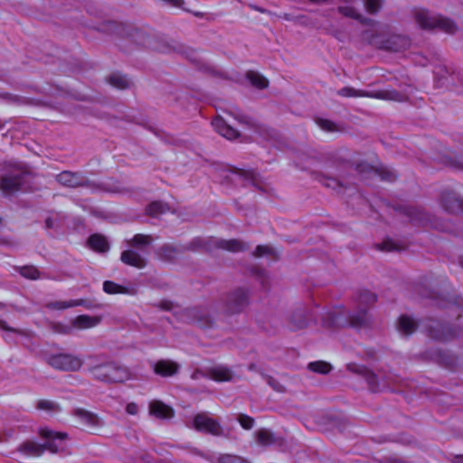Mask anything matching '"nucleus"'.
Instances as JSON below:
<instances>
[{
    "mask_svg": "<svg viewBox=\"0 0 463 463\" xmlns=\"http://www.w3.org/2000/svg\"><path fill=\"white\" fill-rule=\"evenodd\" d=\"M109 82L119 90H126L131 86V81L126 76L119 73L111 74L109 78Z\"/></svg>",
    "mask_w": 463,
    "mask_h": 463,
    "instance_id": "43",
    "label": "nucleus"
},
{
    "mask_svg": "<svg viewBox=\"0 0 463 463\" xmlns=\"http://www.w3.org/2000/svg\"><path fill=\"white\" fill-rule=\"evenodd\" d=\"M312 175L314 179L321 183L326 187L332 188L334 190L344 187L343 183L335 177L327 176L318 172L313 173Z\"/></svg>",
    "mask_w": 463,
    "mask_h": 463,
    "instance_id": "37",
    "label": "nucleus"
},
{
    "mask_svg": "<svg viewBox=\"0 0 463 463\" xmlns=\"http://www.w3.org/2000/svg\"><path fill=\"white\" fill-rule=\"evenodd\" d=\"M170 210L168 203L161 201H154L146 207V214L150 217H157Z\"/></svg>",
    "mask_w": 463,
    "mask_h": 463,
    "instance_id": "38",
    "label": "nucleus"
},
{
    "mask_svg": "<svg viewBox=\"0 0 463 463\" xmlns=\"http://www.w3.org/2000/svg\"><path fill=\"white\" fill-rule=\"evenodd\" d=\"M453 165L458 169L463 170V157L456 158L453 163Z\"/></svg>",
    "mask_w": 463,
    "mask_h": 463,
    "instance_id": "64",
    "label": "nucleus"
},
{
    "mask_svg": "<svg viewBox=\"0 0 463 463\" xmlns=\"http://www.w3.org/2000/svg\"><path fill=\"white\" fill-rule=\"evenodd\" d=\"M374 175H379L383 181L387 182H393L397 178L395 172L385 166L377 167Z\"/></svg>",
    "mask_w": 463,
    "mask_h": 463,
    "instance_id": "47",
    "label": "nucleus"
},
{
    "mask_svg": "<svg viewBox=\"0 0 463 463\" xmlns=\"http://www.w3.org/2000/svg\"><path fill=\"white\" fill-rule=\"evenodd\" d=\"M256 441L260 446L276 445L282 447L285 444V439L282 437L276 436L271 430L268 429H260L256 431Z\"/></svg>",
    "mask_w": 463,
    "mask_h": 463,
    "instance_id": "27",
    "label": "nucleus"
},
{
    "mask_svg": "<svg viewBox=\"0 0 463 463\" xmlns=\"http://www.w3.org/2000/svg\"><path fill=\"white\" fill-rule=\"evenodd\" d=\"M250 301V291L244 288H236L222 298L221 310L225 316L238 315L248 307Z\"/></svg>",
    "mask_w": 463,
    "mask_h": 463,
    "instance_id": "6",
    "label": "nucleus"
},
{
    "mask_svg": "<svg viewBox=\"0 0 463 463\" xmlns=\"http://www.w3.org/2000/svg\"><path fill=\"white\" fill-rule=\"evenodd\" d=\"M0 329H2L4 331H8V332H14V333L20 334V335L22 334L21 330L9 326L5 320H1V319H0Z\"/></svg>",
    "mask_w": 463,
    "mask_h": 463,
    "instance_id": "58",
    "label": "nucleus"
},
{
    "mask_svg": "<svg viewBox=\"0 0 463 463\" xmlns=\"http://www.w3.org/2000/svg\"><path fill=\"white\" fill-rule=\"evenodd\" d=\"M29 167L21 162L6 161L1 165L0 190L10 195L23 190L32 179Z\"/></svg>",
    "mask_w": 463,
    "mask_h": 463,
    "instance_id": "1",
    "label": "nucleus"
},
{
    "mask_svg": "<svg viewBox=\"0 0 463 463\" xmlns=\"http://www.w3.org/2000/svg\"><path fill=\"white\" fill-rule=\"evenodd\" d=\"M212 124L215 130L227 139H236L240 136L239 131L227 124V122L222 118H214Z\"/></svg>",
    "mask_w": 463,
    "mask_h": 463,
    "instance_id": "30",
    "label": "nucleus"
},
{
    "mask_svg": "<svg viewBox=\"0 0 463 463\" xmlns=\"http://www.w3.org/2000/svg\"><path fill=\"white\" fill-rule=\"evenodd\" d=\"M101 322V317L80 315L72 320V326L80 329L90 328L98 326Z\"/></svg>",
    "mask_w": 463,
    "mask_h": 463,
    "instance_id": "35",
    "label": "nucleus"
},
{
    "mask_svg": "<svg viewBox=\"0 0 463 463\" xmlns=\"http://www.w3.org/2000/svg\"><path fill=\"white\" fill-rule=\"evenodd\" d=\"M18 450L26 455L40 456L44 452V445L33 440H26L19 446Z\"/></svg>",
    "mask_w": 463,
    "mask_h": 463,
    "instance_id": "36",
    "label": "nucleus"
},
{
    "mask_svg": "<svg viewBox=\"0 0 463 463\" xmlns=\"http://www.w3.org/2000/svg\"><path fill=\"white\" fill-rule=\"evenodd\" d=\"M394 209L395 211L407 216L412 225L424 227L430 222L429 213L420 206L411 204H398L394 207Z\"/></svg>",
    "mask_w": 463,
    "mask_h": 463,
    "instance_id": "14",
    "label": "nucleus"
},
{
    "mask_svg": "<svg viewBox=\"0 0 463 463\" xmlns=\"http://www.w3.org/2000/svg\"><path fill=\"white\" fill-rule=\"evenodd\" d=\"M323 326L327 328L365 327L370 323L369 314L365 310L350 312L345 307H337L327 312L322 319Z\"/></svg>",
    "mask_w": 463,
    "mask_h": 463,
    "instance_id": "3",
    "label": "nucleus"
},
{
    "mask_svg": "<svg viewBox=\"0 0 463 463\" xmlns=\"http://www.w3.org/2000/svg\"><path fill=\"white\" fill-rule=\"evenodd\" d=\"M204 238L195 237L188 244L184 245L185 251H204Z\"/></svg>",
    "mask_w": 463,
    "mask_h": 463,
    "instance_id": "48",
    "label": "nucleus"
},
{
    "mask_svg": "<svg viewBox=\"0 0 463 463\" xmlns=\"http://www.w3.org/2000/svg\"><path fill=\"white\" fill-rule=\"evenodd\" d=\"M56 181L61 185L71 188L86 187L93 191L121 192L120 189L109 188L105 184L92 181L80 172L62 171L56 175Z\"/></svg>",
    "mask_w": 463,
    "mask_h": 463,
    "instance_id": "5",
    "label": "nucleus"
},
{
    "mask_svg": "<svg viewBox=\"0 0 463 463\" xmlns=\"http://www.w3.org/2000/svg\"><path fill=\"white\" fill-rule=\"evenodd\" d=\"M353 299L356 305V311L365 310L368 313V310L376 303L377 296L367 289H361L356 292Z\"/></svg>",
    "mask_w": 463,
    "mask_h": 463,
    "instance_id": "22",
    "label": "nucleus"
},
{
    "mask_svg": "<svg viewBox=\"0 0 463 463\" xmlns=\"http://www.w3.org/2000/svg\"><path fill=\"white\" fill-rule=\"evenodd\" d=\"M346 368L349 372L359 376H362L365 380L368 385V389L372 392H380V382L377 374L373 371H372L365 365L357 364L354 363L348 364L346 365Z\"/></svg>",
    "mask_w": 463,
    "mask_h": 463,
    "instance_id": "16",
    "label": "nucleus"
},
{
    "mask_svg": "<svg viewBox=\"0 0 463 463\" xmlns=\"http://www.w3.org/2000/svg\"><path fill=\"white\" fill-rule=\"evenodd\" d=\"M218 463H250V462L241 457L225 454V455H222L218 458Z\"/></svg>",
    "mask_w": 463,
    "mask_h": 463,
    "instance_id": "52",
    "label": "nucleus"
},
{
    "mask_svg": "<svg viewBox=\"0 0 463 463\" xmlns=\"http://www.w3.org/2000/svg\"><path fill=\"white\" fill-rule=\"evenodd\" d=\"M246 78L252 86L257 89L263 90L269 86V80L261 74L254 71H248Z\"/></svg>",
    "mask_w": 463,
    "mask_h": 463,
    "instance_id": "39",
    "label": "nucleus"
},
{
    "mask_svg": "<svg viewBox=\"0 0 463 463\" xmlns=\"http://www.w3.org/2000/svg\"><path fill=\"white\" fill-rule=\"evenodd\" d=\"M159 307L165 311H170L173 308V303L168 300H163L160 302Z\"/></svg>",
    "mask_w": 463,
    "mask_h": 463,
    "instance_id": "61",
    "label": "nucleus"
},
{
    "mask_svg": "<svg viewBox=\"0 0 463 463\" xmlns=\"http://www.w3.org/2000/svg\"><path fill=\"white\" fill-rule=\"evenodd\" d=\"M151 43L152 45H149L148 48H151L156 52L162 53H177L194 64L199 65L201 63V60L194 49L186 46L177 41L163 36H156L152 37Z\"/></svg>",
    "mask_w": 463,
    "mask_h": 463,
    "instance_id": "4",
    "label": "nucleus"
},
{
    "mask_svg": "<svg viewBox=\"0 0 463 463\" xmlns=\"http://www.w3.org/2000/svg\"><path fill=\"white\" fill-rule=\"evenodd\" d=\"M153 242V237L147 234L137 233L135 234L130 240L126 241L127 245L142 253L146 251V248Z\"/></svg>",
    "mask_w": 463,
    "mask_h": 463,
    "instance_id": "29",
    "label": "nucleus"
},
{
    "mask_svg": "<svg viewBox=\"0 0 463 463\" xmlns=\"http://www.w3.org/2000/svg\"><path fill=\"white\" fill-rule=\"evenodd\" d=\"M71 414L88 428L99 429L104 425V420L98 414L86 409L75 408Z\"/></svg>",
    "mask_w": 463,
    "mask_h": 463,
    "instance_id": "20",
    "label": "nucleus"
},
{
    "mask_svg": "<svg viewBox=\"0 0 463 463\" xmlns=\"http://www.w3.org/2000/svg\"><path fill=\"white\" fill-rule=\"evenodd\" d=\"M185 252L184 245L176 246L171 243H165L156 250L157 256L160 260L166 262H175L179 254Z\"/></svg>",
    "mask_w": 463,
    "mask_h": 463,
    "instance_id": "25",
    "label": "nucleus"
},
{
    "mask_svg": "<svg viewBox=\"0 0 463 463\" xmlns=\"http://www.w3.org/2000/svg\"><path fill=\"white\" fill-rule=\"evenodd\" d=\"M316 122L317 123V125L324 130L326 131H330V132H333V131H336L338 128H336L335 124L331 121V120H328V119H324V118H317L316 120Z\"/></svg>",
    "mask_w": 463,
    "mask_h": 463,
    "instance_id": "54",
    "label": "nucleus"
},
{
    "mask_svg": "<svg viewBox=\"0 0 463 463\" xmlns=\"http://www.w3.org/2000/svg\"><path fill=\"white\" fill-rule=\"evenodd\" d=\"M149 415L158 420H171L175 417V410L159 400H153L148 404Z\"/></svg>",
    "mask_w": 463,
    "mask_h": 463,
    "instance_id": "21",
    "label": "nucleus"
},
{
    "mask_svg": "<svg viewBox=\"0 0 463 463\" xmlns=\"http://www.w3.org/2000/svg\"><path fill=\"white\" fill-rule=\"evenodd\" d=\"M450 463H463V455H452L449 458Z\"/></svg>",
    "mask_w": 463,
    "mask_h": 463,
    "instance_id": "63",
    "label": "nucleus"
},
{
    "mask_svg": "<svg viewBox=\"0 0 463 463\" xmlns=\"http://www.w3.org/2000/svg\"><path fill=\"white\" fill-rule=\"evenodd\" d=\"M270 251H271V249L269 246L258 245L255 249L253 255L255 257H261L265 254H269Z\"/></svg>",
    "mask_w": 463,
    "mask_h": 463,
    "instance_id": "56",
    "label": "nucleus"
},
{
    "mask_svg": "<svg viewBox=\"0 0 463 463\" xmlns=\"http://www.w3.org/2000/svg\"><path fill=\"white\" fill-rule=\"evenodd\" d=\"M48 364L63 372H78L83 365V360L71 354L60 353L52 354L48 359Z\"/></svg>",
    "mask_w": 463,
    "mask_h": 463,
    "instance_id": "10",
    "label": "nucleus"
},
{
    "mask_svg": "<svg viewBox=\"0 0 463 463\" xmlns=\"http://www.w3.org/2000/svg\"><path fill=\"white\" fill-rule=\"evenodd\" d=\"M230 172L237 176L242 186L250 184L260 191H265V184L256 171L233 166L230 169Z\"/></svg>",
    "mask_w": 463,
    "mask_h": 463,
    "instance_id": "17",
    "label": "nucleus"
},
{
    "mask_svg": "<svg viewBox=\"0 0 463 463\" xmlns=\"http://www.w3.org/2000/svg\"><path fill=\"white\" fill-rule=\"evenodd\" d=\"M376 249L383 251H401L406 248L403 243L393 241L390 238L385 239L382 243L376 244Z\"/></svg>",
    "mask_w": 463,
    "mask_h": 463,
    "instance_id": "41",
    "label": "nucleus"
},
{
    "mask_svg": "<svg viewBox=\"0 0 463 463\" xmlns=\"http://www.w3.org/2000/svg\"><path fill=\"white\" fill-rule=\"evenodd\" d=\"M126 411L130 415H136L138 412V407L136 403L130 402L126 406Z\"/></svg>",
    "mask_w": 463,
    "mask_h": 463,
    "instance_id": "59",
    "label": "nucleus"
},
{
    "mask_svg": "<svg viewBox=\"0 0 463 463\" xmlns=\"http://www.w3.org/2000/svg\"><path fill=\"white\" fill-rule=\"evenodd\" d=\"M366 38H370L371 44L375 45L380 49L393 52H403L411 45L410 38L402 34H392L380 42L376 40L373 33H371L370 36H366Z\"/></svg>",
    "mask_w": 463,
    "mask_h": 463,
    "instance_id": "11",
    "label": "nucleus"
},
{
    "mask_svg": "<svg viewBox=\"0 0 463 463\" xmlns=\"http://www.w3.org/2000/svg\"><path fill=\"white\" fill-rule=\"evenodd\" d=\"M337 93L343 97H371L396 102H404L408 99V96L405 93L400 92L396 90H382L373 92H365L355 90L352 87H344L339 90Z\"/></svg>",
    "mask_w": 463,
    "mask_h": 463,
    "instance_id": "8",
    "label": "nucleus"
},
{
    "mask_svg": "<svg viewBox=\"0 0 463 463\" xmlns=\"http://www.w3.org/2000/svg\"><path fill=\"white\" fill-rule=\"evenodd\" d=\"M329 163L337 169H348L353 166V163L346 157L335 153L329 156Z\"/></svg>",
    "mask_w": 463,
    "mask_h": 463,
    "instance_id": "42",
    "label": "nucleus"
},
{
    "mask_svg": "<svg viewBox=\"0 0 463 463\" xmlns=\"http://www.w3.org/2000/svg\"><path fill=\"white\" fill-rule=\"evenodd\" d=\"M383 0H365L364 6L368 13L374 14L382 8Z\"/></svg>",
    "mask_w": 463,
    "mask_h": 463,
    "instance_id": "53",
    "label": "nucleus"
},
{
    "mask_svg": "<svg viewBox=\"0 0 463 463\" xmlns=\"http://www.w3.org/2000/svg\"><path fill=\"white\" fill-rule=\"evenodd\" d=\"M204 251L210 252L215 249L225 250L232 252L245 251L250 246L237 239L224 240L216 237L204 238Z\"/></svg>",
    "mask_w": 463,
    "mask_h": 463,
    "instance_id": "12",
    "label": "nucleus"
},
{
    "mask_svg": "<svg viewBox=\"0 0 463 463\" xmlns=\"http://www.w3.org/2000/svg\"><path fill=\"white\" fill-rule=\"evenodd\" d=\"M187 315L200 327H212L213 320L208 311L201 307H194L187 309Z\"/></svg>",
    "mask_w": 463,
    "mask_h": 463,
    "instance_id": "26",
    "label": "nucleus"
},
{
    "mask_svg": "<svg viewBox=\"0 0 463 463\" xmlns=\"http://www.w3.org/2000/svg\"><path fill=\"white\" fill-rule=\"evenodd\" d=\"M120 260L124 264L137 269H144L147 263L146 258L140 252L131 248L121 252Z\"/></svg>",
    "mask_w": 463,
    "mask_h": 463,
    "instance_id": "24",
    "label": "nucleus"
},
{
    "mask_svg": "<svg viewBox=\"0 0 463 463\" xmlns=\"http://www.w3.org/2000/svg\"><path fill=\"white\" fill-rule=\"evenodd\" d=\"M36 409L49 412H59L61 411V408L58 402L44 399L39 400L37 402Z\"/></svg>",
    "mask_w": 463,
    "mask_h": 463,
    "instance_id": "45",
    "label": "nucleus"
},
{
    "mask_svg": "<svg viewBox=\"0 0 463 463\" xmlns=\"http://www.w3.org/2000/svg\"><path fill=\"white\" fill-rule=\"evenodd\" d=\"M87 244L92 250L101 254L107 253L110 249L107 238L99 233L90 235L87 241Z\"/></svg>",
    "mask_w": 463,
    "mask_h": 463,
    "instance_id": "31",
    "label": "nucleus"
},
{
    "mask_svg": "<svg viewBox=\"0 0 463 463\" xmlns=\"http://www.w3.org/2000/svg\"><path fill=\"white\" fill-rule=\"evenodd\" d=\"M82 306L87 309H94V308H99L101 307L100 304H98L90 299H75V300H70V301H54L51 302L47 305L49 308L52 309H66L69 307Z\"/></svg>",
    "mask_w": 463,
    "mask_h": 463,
    "instance_id": "23",
    "label": "nucleus"
},
{
    "mask_svg": "<svg viewBox=\"0 0 463 463\" xmlns=\"http://www.w3.org/2000/svg\"><path fill=\"white\" fill-rule=\"evenodd\" d=\"M414 18L417 24L424 30L438 28L447 33L453 34L458 29L452 20L440 15L431 14L425 9H415Z\"/></svg>",
    "mask_w": 463,
    "mask_h": 463,
    "instance_id": "7",
    "label": "nucleus"
},
{
    "mask_svg": "<svg viewBox=\"0 0 463 463\" xmlns=\"http://www.w3.org/2000/svg\"><path fill=\"white\" fill-rule=\"evenodd\" d=\"M354 168L360 175H371L375 174L377 167L373 166L367 162H360L354 165Z\"/></svg>",
    "mask_w": 463,
    "mask_h": 463,
    "instance_id": "51",
    "label": "nucleus"
},
{
    "mask_svg": "<svg viewBox=\"0 0 463 463\" xmlns=\"http://www.w3.org/2000/svg\"><path fill=\"white\" fill-rule=\"evenodd\" d=\"M307 368L312 372L326 374L332 370V365L325 361H317L309 363Z\"/></svg>",
    "mask_w": 463,
    "mask_h": 463,
    "instance_id": "46",
    "label": "nucleus"
},
{
    "mask_svg": "<svg viewBox=\"0 0 463 463\" xmlns=\"http://www.w3.org/2000/svg\"><path fill=\"white\" fill-rule=\"evenodd\" d=\"M42 438L46 439L44 445V451L49 450L52 453L58 452L62 448L60 443L68 438V434L65 432H54L48 429H42L40 430Z\"/></svg>",
    "mask_w": 463,
    "mask_h": 463,
    "instance_id": "19",
    "label": "nucleus"
},
{
    "mask_svg": "<svg viewBox=\"0 0 463 463\" xmlns=\"http://www.w3.org/2000/svg\"><path fill=\"white\" fill-rule=\"evenodd\" d=\"M252 273L255 274L260 280L262 286H264L266 279V271L263 269L254 268L252 269Z\"/></svg>",
    "mask_w": 463,
    "mask_h": 463,
    "instance_id": "57",
    "label": "nucleus"
},
{
    "mask_svg": "<svg viewBox=\"0 0 463 463\" xmlns=\"http://www.w3.org/2000/svg\"><path fill=\"white\" fill-rule=\"evenodd\" d=\"M163 1L173 5V6H175V7H182L183 5L184 4V0H163Z\"/></svg>",
    "mask_w": 463,
    "mask_h": 463,
    "instance_id": "62",
    "label": "nucleus"
},
{
    "mask_svg": "<svg viewBox=\"0 0 463 463\" xmlns=\"http://www.w3.org/2000/svg\"><path fill=\"white\" fill-rule=\"evenodd\" d=\"M229 114L233 117L240 124L244 125L256 132L260 131L261 126L253 118L242 113L237 108H232L231 110H229Z\"/></svg>",
    "mask_w": 463,
    "mask_h": 463,
    "instance_id": "32",
    "label": "nucleus"
},
{
    "mask_svg": "<svg viewBox=\"0 0 463 463\" xmlns=\"http://www.w3.org/2000/svg\"><path fill=\"white\" fill-rule=\"evenodd\" d=\"M193 428L204 434L214 437H226L225 430L217 419L210 416L206 411L199 412L194 415L193 420Z\"/></svg>",
    "mask_w": 463,
    "mask_h": 463,
    "instance_id": "9",
    "label": "nucleus"
},
{
    "mask_svg": "<svg viewBox=\"0 0 463 463\" xmlns=\"http://www.w3.org/2000/svg\"><path fill=\"white\" fill-rule=\"evenodd\" d=\"M103 290L107 294H128L129 290L128 288L118 285L111 280H106L103 282Z\"/></svg>",
    "mask_w": 463,
    "mask_h": 463,
    "instance_id": "44",
    "label": "nucleus"
},
{
    "mask_svg": "<svg viewBox=\"0 0 463 463\" xmlns=\"http://www.w3.org/2000/svg\"><path fill=\"white\" fill-rule=\"evenodd\" d=\"M338 11L344 16L357 20L363 24H369L372 22L371 19L364 17L354 7L351 6H339Z\"/></svg>",
    "mask_w": 463,
    "mask_h": 463,
    "instance_id": "40",
    "label": "nucleus"
},
{
    "mask_svg": "<svg viewBox=\"0 0 463 463\" xmlns=\"http://www.w3.org/2000/svg\"><path fill=\"white\" fill-rule=\"evenodd\" d=\"M103 355L90 354L88 359L93 364L90 365L89 372L97 381L107 383H124L130 378V372L125 366H122L113 361L101 362Z\"/></svg>",
    "mask_w": 463,
    "mask_h": 463,
    "instance_id": "2",
    "label": "nucleus"
},
{
    "mask_svg": "<svg viewBox=\"0 0 463 463\" xmlns=\"http://www.w3.org/2000/svg\"><path fill=\"white\" fill-rule=\"evenodd\" d=\"M268 384L276 392H284L286 388L275 378L270 375H264Z\"/></svg>",
    "mask_w": 463,
    "mask_h": 463,
    "instance_id": "55",
    "label": "nucleus"
},
{
    "mask_svg": "<svg viewBox=\"0 0 463 463\" xmlns=\"http://www.w3.org/2000/svg\"><path fill=\"white\" fill-rule=\"evenodd\" d=\"M154 373L162 377H170L179 371V364L171 360H159L153 365Z\"/></svg>",
    "mask_w": 463,
    "mask_h": 463,
    "instance_id": "28",
    "label": "nucleus"
},
{
    "mask_svg": "<svg viewBox=\"0 0 463 463\" xmlns=\"http://www.w3.org/2000/svg\"><path fill=\"white\" fill-rule=\"evenodd\" d=\"M207 374L211 379L217 382H228L233 376L232 370L224 365H218L208 369Z\"/></svg>",
    "mask_w": 463,
    "mask_h": 463,
    "instance_id": "33",
    "label": "nucleus"
},
{
    "mask_svg": "<svg viewBox=\"0 0 463 463\" xmlns=\"http://www.w3.org/2000/svg\"><path fill=\"white\" fill-rule=\"evenodd\" d=\"M292 322H293V328H295V329H301L307 326V319L304 317H302L298 323L295 324L294 317H293Z\"/></svg>",
    "mask_w": 463,
    "mask_h": 463,
    "instance_id": "60",
    "label": "nucleus"
},
{
    "mask_svg": "<svg viewBox=\"0 0 463 463\" xmlns=\"http://www.w3.org/2000/svg\"><path fill=\"white\" fill-rule=\"evenodd\" d=\"M398 330L405 335L413 334L419 327V323L408 315H402L397 323Z\"/></svg>",
    "mask_w": 463,
    "mask_h": 463,
    "instance_id": "34",
    "label": "nucleus"
},
{
    "mask_svg": "<svg viewBox=\"0 0 463 463\" xmlns=\"http://www.w3.org/2000/svg\"><path fill=\"white\" fill-rule=\"evenodd\" d=\"M237 420L244 430H251L254 426L255 420L244 413H240L237 416Z\"/></svg>",
    "mask_w": 463,
    "mask_h": 463,
    "instance_id": "50",
    "label": "nucleus"
},
{
    "mask_svg": "<svg viewBox=\"0 0 463 463\" xmlns=\"http://www.w3.org/2000/svg\"><path fill=\"white\" fill-rule=\"evenodd\" d=\"M428 335L430 338L447 342L456 338L458 335V331L449 325L432 321L431 324L427 326Z\"/></svg>",
    "mask_w": 463,
    "mask_h": 463,
    "instance_id": "15",
    "label": "nucleus"
},
{
    "mask_svg": "<svg viewBox=\"0 0 463 463\" xmlns=\"http://www.w3.org/2000/svg\"><path fill=\"white\" fill-rule=\"evenodd\" d=\"M19 273L30 279H37L40 278V271L34 266H24L19 269Z\"/></svg>",
    "mask_w": 463,
    "mask_h": 463,
    "instance_id": "49",
    "label": "nucleus"
},
{
    "mask_svg": "<svg viewBox=\"0 0 463 463\" xmlns=\"http://www.w3.org/2000/svg\"><path fill=\"white\" fill-rule=\"evenodd\" d=\"M111 25L115 27V31L118 35L130 38L135 43L138 45L145 47H149V45H152V37H150L142 29L137 28L130 24H117L115 22H112Z\"/></svg>",
    "mask_w": 463,
    "mask_h": 463,
    "instance_id": "13",
    "label": "nucleus"
},
{
    "mask_svg": "<svg viewBox=\"0 0 463 463\" xmlns=\"http://www.w3.org/2000/svg\"><path fill=\"white\" fill-rule=\"evenodd\" d=\"M439 201L446 212L453 214L463 213V199L454 191H443L440 194Z\"/></svg>",
    "mask_w": 463,
    "mask_h": 463,
    "instance_id": "18",
    "label": "nucleus"
}]
</instances>
